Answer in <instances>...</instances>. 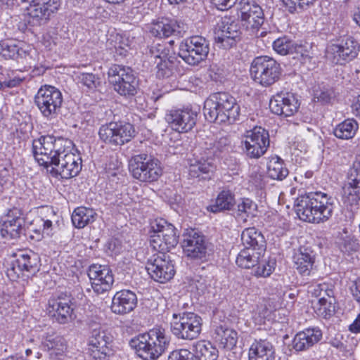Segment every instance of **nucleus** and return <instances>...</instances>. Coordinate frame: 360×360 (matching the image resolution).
I'll return each mask as SVG.
<instances>
[{
  "mask_svg": "<svg viewBox=\"0 0 360 360\" xmlns=\"http://www.w3.org/2000/svg\"><path fill=\"white\" fill-rule=\"evenodd\" d=\"M71 140L53 136H42L34 140V156L40 165L51 167L53 176L70 179L78 174L82 169V159L74 149Z\"/></svg>",
  "mask_w": 360,
  "mask_h": 360,
  "instance_id": "1",
  "label": "nucleus"
},
{
  "mask_svg": "<svg viewBox=\"0 0 360 360\" xmlns=\"http://www.w3.org/2000/svg\"><path fill=\"white\" fill-rule=\"evenodd\" d=\"M334 198L321 191L309 193L297 198L295 210L299 218L307 222L321 224L333 215Z\"/></svg>",
  "mask_w": 360,
  "mask_h": 360,
  "instance_id": "2",
  "label": "nucleus"
},
{
  "mask_svg": "<svg viewBox=\"0 0 360 360\" xmlns=\"http://www.w3.org/2000/svg\"><path fill=\"white\" fill-rule=\"evenodd\" d=\"M203 111L205 118L210 122L231 123L238 119L240 108L232 96L218 92L205 100Z\"/></svg>",
  "mask_w": 360,
  "mask_h": 360,
  "instance_id": "3",
  "label": "nucleus"
},
{
  "mask_svg": "<svg viewBox=\"0 0 360 360\" xmlns=\"http://www.w3.org/2000/svg\"><path fill=\"white\" fill-rule=\"evenodd\" d=\"M153 233L150 244L158 253H165L174 248L178 243L176 229L164 219H155L151 224Z\"/></svg>",
  "mask_w": 360,
  "mask_h": 360,
  "instance_id": "4",
  "label": "nucleus"
},
{
  "mask_svg": "<svg viewBox=\"0 0 360 360\" xmlns=\"http://www.w3.org/2000/svg\"><path fill=\"white\" fill-rule=\"evenodd\" d=\"M250 71L252 79L264 86H269L276 82L281 75L280 64L266 56L255 58Z\"/></svg>",
  "mask_w": 360,
  "mask_h": 360,
  "instance_id": "5",
  "label": "nucleus"
},
{
  "mask_svg": "<svg viewBox=\"0 0 360 360\" xmlns=\"http://www.w3.org/2000/svg\"><path fill=\"white\" fill-rule=\"evenodd\" d=\"M34 103L44 117L52 120L60 111L63 103L62 93L55 86H43L35 95Z\"/></svg>",
  "mask_w": 360,
  "mask_h": 360,
  "instance_id": "6",
  "label": "nucleus"
},
{
  "mask_svg": "<svg viewBox=\"0 0 360 360\" xmlns=\"http://www.w3.org/2000/svg\"><path fill=\"white\" fill-rule=\"evenodd\" d=\"M108 81L121 96H134L138 88V81L129 67L112 65L108 71Z\"/></svg>",
  "mask_w": 360,
  "mask_h": 360,
  "instance_id": "7",
  "label": "nucleus"
},
{
  "mask_svg": "<svg viewBox=\"0 0 360 360\" xmlns=\"http://www.w3.org/2000/svg\"><path fill=\"white\" fill-rule=\"evenodd\" d=\"M171 331L179 339L193 340L200 335L202 330V319L191 312L173 314Z\"/></svg>",
  "mask_w": 360,
  "mask_h": 360,
  "instance_id": "8",
  "label": "nucleus"
},
{
  "mask_svg": "<svg viewBox=\"0 0 360 360\" xmlns=\"http://www.w3.org/2000/svg\"><path fill=\"white\" fill-rule=\"evenodd\" d=\"M210 51V44L205 37L193 36L184 39L179 45V56L191 65L205 60Z\"/></svg>",
  "mask_w": 360,
  "mask_h": 360,
  "instance_id": "9",
  "label": "nucleus"
},
{
  "mask_svg": "<svg viewBox=\"0 0 360 360\" xmlns=\"http://www.w3.org/2000/svg\"><path fill=\"white\" fill-rule=\"evenodd\" d=\"M39 257L33 252H20L15 255L6 274L8 277L15 281L20 278H28L39 269Z\"/></svg>",
  "mask_w": 360,
  "mask_h": 360,
  "instance_id": "10",
  "label": "nucleus"
},
{
  "mask_svg": "<svg viewBox=\"0 0 360 360\" xmlns=\"http://www.w3.org/2000/svg\"><path fill=\"white\" fill-rule=\"evenodd\" d=\"M129 169L132 176L142 182L155 181L162 174L158 161L146 154L134 156L129 162Z\"/></svg>",
  "mask_w": 360,
  "mask_h": 360,
  "instance_id": "11",
  "label": "nucleus"
},
{
  "mask_svg": "<svg viewBox=\"0 0 360 360\" xmlns=\"http://www.w3.org/2000/svg\"><path fill=\"white\" fill-rule=\"evenodd\" d=\"M359 50V43L352 37H346L328 46L326 57L335 64L343 65L354 59Z\"/></svg>",
  "mask_w": 360,
  "mask_h": 360,
  "instance_id": "12",
  "label": "nucleus"
},
{
  "mask_svg": "<svg viewBox=\"0 0 360 360\" xmlns=\"http://www.w3.org/2000/svg\"><path fill=\"white\" fill-rule=\"evenodd\" d=\"M98 134L105 143L122 146L134 136L135 129L129 123L110 122L100 128Z\"/></svg>",
  "mask_w": 360,
  "mask_h": 360,
  "instance_id": "13",
  "label": "nucleus"
},
{
  "mask_svg": "<svg viewBox=\"0 0 360 360\" xmlns=\"http://www.w3.org/2000/svg\"><path fill=\"white\" fill-rule=\"evenodd\" d=\"M245 140L242 142L243 150L250 158L258 159L265 154L269 146V131L262 127H255L245 134Z\"/></svg>",
  "mask_w": 360,
  "mask_h": 360,
  "instance_id": "14",
  "label": "nucleus"
},
{
  "mask_svg": "<svg viewBox=\"0 0 360 360\" xmlns=\"http://www.w3.org/2000/svg\"><path fill=\"white\" fill-rule=\"evenodd\" d=\"M237 10L243 26L252 34L257 35L264 21V15L261 6L254 1L240 0L237 6Z\"/></svg>",
  "mask_w": 360,
  "mask_h": 360,
  "instance_id": "15",
  "label": "nucleus"
},
{
  "mask_svg": "<svg viewBox=\"0 0 360 360\" xmlns=\"http://www.w3.org/2000/svg\"><path fill=\"white\" fill-rule=\"evenodd\" d=\"M0 55L5 59L21 60L32 67L35 65V56L37 53L34 49L21 41L7 39L0 41Z\"/></svg>",
  "mask_w": 360,
  "mask_h": 360,
  "instance_id": "16",
  "label": "nucleus"
},
{
  "mask_svg": "<svg viewBox=\"0 0 360 360\" xmlns=\"http://www.w3.org/2000/svg\"><path fill=\"white\" fill-rule=\"evenodd\" d=\"M342 200L352 210L360 200V157L356 158L347 174V183L342 188Z\"/></svg>",
  "mask_w": 360,
  "mask_h": 360,
  "instance_id": "17",
  "label": "nucleus"
},
{
  "mask_svg": "<svg viewBox=\"0 0 360 360\" xmlns=\"http://www.w3.org/2000/svg\"><path fill=\"white\" fill-rule=\"evenodd\" d=\"M111 337L98 323L91 332L88 342V350L94 360H108L112 353L110 348Z\"/></svg>",
  "mask_w": 360,
  "mask_h": 360,
  "instance_id": "18",
  "label": "nucleus"
},
{
  "mask_svg": "<svg viewBox=\"0 0 360 360\" xmlns=\"http://www.w3.org/2000/svg\"><path fill=\"white\" fill-rule=\"evenodd\" d=\"M146 269L151 278L158 282L165 283L175 274L174 264L165 253H157L148 259Z\"/></svg>",
  "mask_w": 360,
  "mask_h": 360,
  "instance_id": "19",
  "label": "nucleus"
},
{
  "mask_svg": "<svg viewBox=\"0 0 360 360\" xmlns=\"http://www.w3.org/2000/svg\"><path fill=\"white\" fill-rule=\"evenodd\" d=\"M165 119L174 130L184 133L195 125L197 113L188 108L172 109L166 114Z\"/></svg>",
  "mask_w": 360,
  "mask_h": 360,
  "instance_id": "20",
  "label": "nucleus"
},
{
  "mask_svg": "<svg viewBox=\"0 0 360 360\" xmlns=\"http://www.w3.org/2000/svg\"><path fill=\"white\" fill-rule=\"evenodd\" d=\"M299 107L300 103L295 95L288 91L277 93L269 102V108L273 113L285 117L293 115Z\"/></svg>",
  "mask_w": 360,
  "mask_h": 360,
  "instance_id": "21",
  "label": "nucleus"
},
{
  "mask_svg": "<svg viewBox=\"0 0 360 360\" xmlns=\"http://www.w3.org/2000/svg\"><path fill=\"white\" fill-rule=\"evenodd\" d=\"M181 246L184 254L193 259H202L207 255L208 244L203 236L194 230L187 231L183 235Z\"/></svg>",
  "mask_w": 360,
  "mask_h": 360,
  "instance_id": "22",
  "label": "nucleus"
},
{
  "mask_svg": "<svg viewBox=\"0 0 360 360\" xmlns=\"http://www.w3.org/2000/svg\"><path fill=\"white\" fill-rule=\"evenodd\" d=\"M88 276L96 294H103L110 290L114 283L112 271L108 266L91 265L88 271Z\"/></svg>",
  "mask_w": 360,
  "mask_h": 360,
  "instance_id": "23",
  "label": "nucleus"
},
{
  "mask_svg": "<svg viewBox=\"0 0 360 360\" xmlns=\"http://www.w3.org/2000/svg\"><path fill=\"white\" fill-rule=\"evenodd\" d=\"M48 310L59 323H66L72 319L73 308L69 296H58L49 300Z\"/></svg>",
  "mask_w": 360,
  "mask_h": 360,
  "instance_id": "24",
  "label": "nucleus"
},
{
  "mask_svg": "<svg viewBox=\"0 0 360 360\" xmlns=\"http://www.w3.org/2000/svg\"><path fill=\"white\" fill-rule=\"evenodd\" d=\"M60 6V0H41L29 9V15L33 25H41L47 22Z\"/></svg>",
  "mask_w": 360,
  "mask_h": 360,
  "instance_id": "25",
  "label": "nucleus"
},
{
  "mask_svg": "<svg viewBox=\"0 0 360 360\" xmlns=\"http://www.w3.org/2000/svg\"><path fill=\"white\" fill-rule=\"evenodd\" d=\"M23 219L18 209L9 210L0 224V234L6 239L17 238L20 236Z\"/></svg>",
  "mask_w": 360,
  "mask_h": 360,
  "instance_id": "26",
  "label": "nucleus"
},
{
  "mask_svg": "<svg viewBox=\"0 0 360 360\" xmlns=\"http://www.w3.org/2000/svg\"><path fill=\"white\" fill-rule=\"evenodd\" d=\"M136 304V295L129 290H122L113 296L110 308L114 314L122 315L133 311Z\"/></svg>",
  "mask_w": 360,
  "mask_h": 360,
  "instance_id": "27",
  "label": "nucleus"
},
{
  "mask_svg": "<svg viewBox=\"0 0 360 360\" xmlns=\"http://www.w3.org/2000/svg\"><path fill=\"white\" fill-rule=\"evenodd\" d=\"M238 25L234 21L229 22L226 19L222 21L220 29L215 33V41L224 49H229L236 44L239 38Z\"/></svg>",
  "mask_w": 360,
  "mask_h": 360,
  "instance_id": "28",
  "label": "nucleus"
},
{
  "mask_svg": "<svg viewBox=\"0 0 360 360\" xmlns=\"http://www.w3.org/2000/svg\"><path fill=\"white\" fill-rule=\"evenodd\" d=\"M151 34L159 38H167L173 35L180 34L181 27L176 20L161 18L154 20L150 27Z\"/></svg>",
  "mask_w": 360,
  "mask_h": 360,
  "instance_id": "29",
  "label": "nucleus"
},
{
  "mask_svg": "<svg viewBox=\"0 0 360 360\" xmlns=\"http://www.w3.org/2000/svg\"><path fill=\"white\" fill-rule=\"evenodd\" d=\"M321 338L322 332L318 328H307L295 335L292 347L296 351H304L318 343Z\"/></svg>",
  "mask_w": 360,
  "mask_h": 360,
  "instance_id": "30",
  "label": "nucleus"
},
{
  "mask_svg": "<svg viewBox=\"0 0 360 360\" xmlns=\"http://www.w3.org/2000/svg\"><path fill=\"white\" fill-rule=\"evenodd\" d=\"M315 255L311 247L303 245L294 253L295 269L302 276H309L312 270Z\"/></svg>",
  "mask_w": 360,
  "mask_h": 360,
  "instance_id": "31",
  "label": "nucleus"
},
{
  "mask_svg": "<svg viewBox=\"0 0 360 360\" xmlns=\"http://www.w3.org/2000/svg\"><path fill=\"white\" fill-rule=\"evenodd\" d=\"M130 344L131 347L136 349L138 355L143 359L156 360L158 359L149 332L139 335L136 338L131 340Z\"/></svg>",
  "mask_w": 360,
  "mask_h": 360,
  "instance_id": "32",
  "label": "nucleus"
},
{
  "mask_svg": "<svg viewBox=\"0 0 360 360\" xmlns=\"http://www.w3.org/2000/svg\"><path fill=\"white\" fill-rule=\"evenodd\" d=\"M188 174L193 178L200 176L201 174H213L216 166L212 158L198 156L195 154L188 160Z\"/></svg>",
  "mask_w": 360,
  "mask_h": 360,
  "instance_id": "33",
  "label": "nucleus"
},
{
  "mask_svg": "<svg viewBox=\"0 0 360 360\" xmlns=\"http://www.w3.org/2000/svg\"><path fill=\"white\" fill-rule=\"evenodd\" d=\"M249 360H275L274 346L266 340H255L249 349Z\"/></svg>",
  "mask_w": 360,
  "mask_h": 360,
  "instance_id": "34",
  "label": "nucleus"
},
{
  "mask_svg": "<svg viewBox=\"0 0 360 360\" xmlns=\"http://www.w3.org/2000/svg\"><path fill=\"white\" fill-rule=\"evenodd\" d=\"M42 347L49 352L52 359L59 358L67 351V343L64 338L59 335H46L41 342Z\"/></svg>",
  "mask_w": 360,
  "mask_h": 360,
  "instance_id": "35",
  "label": "nucleus"
},
{
  "mask_svg": "<svg viewBox=\"0 0 360 360\" xmlns=\"http://www.w3.org/2000/svg\"><path fill=\"white\" fill-rule=\"evenodd\" d=\"M241 240L245 248L265 251V240L263 235L255 227L245 229L241 234Z\"/></svg>",
  "mask_w": 360,
  "mask_h": 360,
  "instance_id": "36",
  "label": "nucleus"
},
{
  "mask_svg": "<svg viewBox=\"0 0 360 360\" xmlns=\"http://www.w3.org/2000/svg\"><path fill=\"white\" fill-rule=\"evenodd\" d=\"M214 339L223 348L232 349L237 343L238 333L232 328L220 325L215 329Z\"/></svg>",
  "mask_w": 360,
  "mask_h": 360,
  "instance_id": "37",
  "label": "nucleus"
},
{
  "mask_svg": "<svg viewBox=\"0 0 360 360\" xmlns=\"http://www.w3.org/2000/svg\"><path fill=\"white\" fill-rule=\"evenodd\" d=\"M193 355L197 360H217L219 351L210 341L200 340L193 345Z\"/></svg>",
  "mask_w": 360,
  "mask_h": 360,
  "instance_id": "38",
  "label": "nucleus"
},
{
  "mask_svg": "<svg viewBox=\"0 0 360 360\" xmlns=\"http://www.w3.org/2000/svg\"><path fill=\"white\" fill-rule=\"evenodd\" d=\"M263 252L252 248H245L238 255L236 264L238 266L244 269L254 268L259 262Z\"/></svg>",
  "mask_w": 360,
  "mask_h": 360,
  "instance_id": "39",
  "label": "nucleus"
},
{
  "mask_svg": "<svg viewBox=\"0 0 360 360\" xmlns=\"http://www.w3.org/2000/svg\"><path fill=\"white\" fill-rule=\"evenodd\" d=\"M148 332L159 358L167 349L170 343V337L161 328H154Z\"/></svg>",
  "mask_w": 360,
  "mask_h": 360,
  "instance_id": "40",
  "label": "nucleus"
},
{
  "mask_svg": "<svg viewBox=\"0 0 360 360\" xmlns=\"http://www.w3.org/2000/svg\"><path fill=\"white\" fill-rule=\"evenodd\" d=\"M96 212L90 208L79 207L76 208L72 214L73 225L77 229H82L95 220Z\"/></svg>",
  "mask_w": 360,
  "mask_h": 360,
  "instance_id": "41",
  "label": "nucleus"
},
{
  "mask_svg": "<svg viewBox=\"0 0 360 360\" xmlns=\"http://www.w3.org/2000/svg\"><path fill=\"white\" fill-rule=\"evenodd\" d=\"M359 128L357 122L354 119H347L338 124L333 130L334 135L340 139H352Z\"/></svg>",
  "mask_w": 360,
  "mask_h": 360,
  "instance_id": "42",
  "label": "nucleus"
},
{
  "mask_svg": "<svg viewBox=\"0 0 360 360\" xmlns=\"http://www.w3.org/2000/svg\"><path fill=\"white\" fill-rule=\"evenodd\" d=\"M235 205L234 195L230 190L224 189L217 195L214 204L210 205V211L217 212L229 210Z\"/></svg>",
  "mask_w": 360,
  "mask_h": 360,
  "instance_id": "43",
  "label": "nucleus"
},
{
  "mask_svg": "<svg viewBox=\"0 0 360 360\" xmlns=\"http://www.w3.org/2000/svg\"><path fill=\"white\" fill-rule=\"evenodd\" d=\"M269 176L276 180H283L288 174V169L285 167L283 160L278 156L272 157L267 165Z\"/></svg>",
  "mask_w": 360,
  "mask_h": 360,
  "instance_id": "44",
  "label": "nucleus"
},
{
  "mask_svg": "<svg viewBox=\"0 0 360 360\" xmlns=\"http://www.w3.org/2000/svg\"><path fill=\"white\" fill-rule=\"evenodd\" d=\"M273 48L278 54L285 56L297 52V49L300 46L295 44L288 37H283L274 41Z\"/></svg>",
  "mask_w": 360,
  "mask_h": 360,
  "instance_id": "45",
  "label": "nucleus"
},
{
  "mask_svg": "<svg viewBox=\"0 0 360 360\" xmlns=\"http://www.w3.org/2000/svg\"><path fill=\"white\" fill-rule=\"evenodd\" d=\"M276 264L274 258L263 259L262 256L259 262L254 267L253 274L257 277L269 276L275 269Z\"/></svg>",
  "mask_w": 360,
  "mask_h": 360,
  "instance_id": "46",
  "label": "nucleus"
},
{
  "mask_svg": "<svg viewBox=\"0 0 360 360\" xmlns=\"http://www.w3.org/2000/svg\"><path fill=\"white\" fill-rule=\"evenodd\" d=\"M35 223L39 226V228H32L31 231L36 234V236H32V238H35L37 240H40L45 236H51L53 234V224L51 220L44 219L42 218H37L35 219Z\"/></svg>",
  "mask_w": 360,
  "mask_h": 360,
  "instance_id": "47",
  "label": "nucleus"
},
{
  "mask_svg": "<svg viewBox=\"0 0 360 360\" xmlns=\"http://www.w3.org/2000/svg\"><path fill=\"white\" fill-rule=\"evenodd\" d=\"M316 1V0H282L285 8L290 13L306 11Z\"/></svg>",
  "mask_w": 360,
  "mask_h": 360,
  "instance_id": "48",
  "label": "nucleus"
},
{
  "mask_svg": "<svg viewBox=\"0 0 360 360\" xmlns=\"http://www.w3.org/2000/svg\"><path fill=\"white\" fill-rule=\"evenodd\" d=\"M257 207V205L252 200L243 198L238 205V215L246 220L247 217L255 216Z\"/></svg>",
  "mask_w": 360,
  "mask_h": 360,
  "instance_id": "49",
  "label": "nucleus"
},
{
  "mask_svg": "<svg viewBox=\"0 0 360 360\" xmlns=\"http://www.w3.org/2000/svg\"><path fill=\"white\" fill-rule=\"evenodd\" d=\"M335 302L328 301L326 297H321L314 307L319 316L327 319L335 312Z\"/></svg>",
  "mask_w": 360,
  "mask_h": 360,
  "instance_id": "50",
  "label": "nucleus"
},
{
  "mask_svg": "<svg viewBox=\"0 0 360 360\" xmlns=\"http://www.w3.org/2000/svg\"><path fill=\"white\" fill-rule=\"evenodd\" d=\"M150 60L152 61H157L158 59H167L169 58V49L165 44H155L153 45L150 50Z\"/></svg>",
  "mask_w": 360,
  "mask_h": 360,
  "instance_id": "51",
  "label": "nucleus"
},
{
  "mask_svg": "<svg viewBox=\"0 0 360 360\" xmlns=\"http://www.w3.org/2000/svg\"><path fill=\"white\" fill-rule=\"evenodd\" d=\"M157 68V76L158 77H168L172 74V61L169 59H158L154 61Z\"/></svg>",
  "mask_w": 360,
  "mask_h": 360,
  "instance_id": "52",
  "label": "nucleus"
},
{
  "mask_svg": "<svg viewBox=\"0 0 360 360\" xmlns=\"http://www.w3.org/2000/svg\"><path fill=\"white\" fill-rule=\"evenodd\" d=\"M231 140L227 136H221L213 143V146L211 148L212 153L218 155L220 153L228 152L231 149Z\"/></svg>",
  "mask_w": 360,
  "mask_h": 360,
  "instance_id": "53",
  "label": "nucleus"
},
{
  "mask_svg": "<svg viewBox=\"0 0 360 360\" xmlns=\"http://www.w3.org/2000/svg\"><path fill=\"white\" fill-rule=\"evenodd\" d=\"M77 81L89 89L96 87L97 78L95 75L86 72H78L76 74Z\"/></svg>",
  "mask_w": 360,
  "mask_h": 360,
  "instance_id": "54",
  "label": "nucleus"
},
{
  "mask_svg": "<svg viewBox=\"0 0 360 360\" xmlns=\"http://www.w3.org/2000/svg\"><path fill=\"white\" fill-rule=\"evenodd\" d=\"M168 360H197L194 358V355L189 350L186 349H176L172 351L169 356Z\"/></svg>",
  "mask_w": 360,
  "mask_h": 360,
  "instance_id": "55",
  "label": "nucleus"
},
{
  "mask_svg": "<svg viewBox=\"0 0 360 360\" xmlns=\"http://www.w3.org/2000/svg\"><path fill=\"white\" fill-rule=\"evenodd\" d=\"M340 248L342 251L351 252L356 251L359 248L358 240L352 236H346L340 244Z\"/></svg>",
  "mask_w": 360,
  "mask_h": 360,
  "instance_id": "56",
  "label": "nucleus"
},
{
  "mask_svg": "<svg viewBox=\"0 0 360 360\" xmlns=\"http://www.w3.org/2000/svg\"><path fill=\"white\" fill-rule=\"evenodd\" d=\"M237 0H212V4L217 9L221 11L228 10L231 8Z\"/></svg>",
  "mask_w": 360,
  "mask_h": 360,
  "instance_id": "57",
  "label": "nucleus"
},
{
  "mask_svg": "<svg viewBox=\"0 0 360 360\" xmlns=\"http://www.w3.org/2000/svg\"><path fill=\"white\" fill-rule=\"evenodd\" d=\"M335 96L333 91L331 89H327L323 90L320 92L319 94L317 95V98L319 101H321L324 103H329L332 98Z\"/></svg>",
  "mask_w": 360,
  "mask_h": 360,
  "instance_id": "58",
  "label": "nucleus"
},
{
  "mask_svg": "<svg viewBox=\"0 0 360 360\" xmlns=\"http://www.w3.org/2000/svg\"><path fill=\"white\" fill-rule=\"evenodd\" d=\"M321 290H323V296H325L328 301L333 302H335V298H334V291L332 288L329 286L327 283H321Z\"/></svg>",
  "mask_w": 360,
  "mask_h": 360,
  "instance_id": "59",
  "label": "nucleus"
},
{
  "mask_svg": "<svg viewBox=\"0 0 360 360\" xmlns=\"http://www.w3.org/2000/svg\"><path fill=\"white\" fill-rule=\"evenodd\" d=\"M22 81V79L19 77H15L13 79H11L8 81H4L3 82L0 81V89H1L4 86H6L7 87L17 86L20 84Z\"/></svg>",
  "mask_w": 360,
  "mask_h": 360,
  "instance_id": "60",
  "label": "nucleus"
},
{
  "mask_svg": "<svg viewBox=\"0 0 360 360\" xmlns=\"http://www.w3.org/2000/svg\"><path fill=\"white\" fill-rule=\"evenodd\" d=\"M351 290L352 296L360 305V280L354 282V285Z\"/></svg>",
  "mask_w": 360,
  "mask_h": 360,
  "instance_id": "61",
  "label": "nucleus"
},
{
  "mask_svg": "<svg viewBox=\"0 0 360 360\" xmlns=\"http://www.w3.org/2000/svg\"><path fill=\"white\" fill-rule=\"evenodd\" d=\"M349 330L354 333H360V313L353 323L349 326Z\"/></svg>",
  "mask_w": 360,
  "mask_h": 360,
  "instance_id": "62",
  "label": "nucleus"
},
{
  "mask_svg": "<svg viewBox=\"0 0 360 360\" xmlns=\"http://www.w3.org/2000/svg\"><path fill=\"white\" fill-rule=\"evenodd\" d=\"M352 108L354 113L356 116L360 117V95L357 96L355 103L353 104Z\"/></svg>",
  "mask_w": 360,
  "mask_h": 360,
  "instance_id": "63",
  "label": "nucleus"
},
{
  "mask_svg": "<svg viewBox=\"0 0 360 360\" xmlns=\"http://www.w3.org/2000/svg\"><path fill=\"white\" fill-rule=\"evenodd\" d=\"M353 20L360 27V6H357L354 11Z\"/></svg>",
  "mask_w": 360,
  "mask_h": 360,
  "instance_id": "64",
  "label": "nucleus"
}]
</instances>
